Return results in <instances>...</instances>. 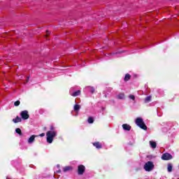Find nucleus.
<instances>
[{
    "instance_id": "obj_4",
    "label": "nucleus",
    "mask_w": 179,
    "mask_h": 179,
    "mask_svg": "<svg viewBox=\"0 0 179 179\" xmlns=\"http://www.w3.org/2000/svg\"><path fill=\"white\" fill-rule=\"evenodd\" d=\"M20 115H21V118H22V120H29L30 115H29V111L27 110H22L20 113Z\"/></svg>"
},
{
    "instance_id": "obj_3",
    "label": "nucleus",
    "mask_w": 179,
    "mask_h": 179,
    "mask_svg": "<svg viewBox=\"0 0 179 179\" xmlns=\"http://www.w3.org/2000/svg\"><path fill=\"white\" fill-rule=\"evenodd\" d=\"M154 167H155V165L152 162H148L145 163V164L144 165V169L145 170V171H152Z\"/></svg>"
},
{
    "instance_id": "obj_29",
    "label": "nucleus",
    "mask_w": 179,
    "mask_h": 179,
    "mask_svg": "<svg viewBox=\"0 0 179 179\" xmlns=\"http://www.w3.org/2000/svg\"><path fill=\"white\" fill-rule=\"evenodd\" d=\"M58 169H59V165H57Z\"/></svg>"
},
{
    "instance_id": "obj_23",
    "label": "nucleus",
    "mask_w": 179,
    "mask_h": 179,
    "mask_svg": "<svg viewBox=\"0 0 179 179\" xmlns=\"http://www.w3.org/2000/svg\"><path fill=\"white\" fill-rule=\"evenodd\" d=\"M90 91L92 92V93H94V88L93 87H90Z\"/></svg>"
},
{
    "instance_id": "obj_13",
    "label": "nucleus",
    "mask_w": 179,
    "mask_h": 179,
    "mask_svg": "<svg viewBox=\"0 0 179 179\" xmlns=\"http://www.w3.org/2000/svg\"><path fill=\"white\" fill-rule=\"evenodd\" d=\"M150 145L151 148H152V149H156V146H157L156 142L150 141Z\"/></svg>"
},
{
    "instance_id": "obj_20",
    "label": "nucleus",
    "mask_w": 179,
    "mask_h": 179,
    "mask_svg": "<svg viewBox=\"0 0 179 179\" xmlns=\"http://www.w3.org/2000/svg\"><path fill=\"white\" fill-rule=\"evenodd\" d=\"M88 122H89V124H93V122H94L93 118L92 117H89L88 118Z\"/></svg>"
},
{
    "instance_id": "obj_12",
    "label": "nucleus",
    "mask_w": 179,
    "mask_h": 179,
    "mask_svg": "<svg viewBox=\"0 0 179 179\" xmlns=\"http://www.w3.org/2000/svg\"><path fill=\"white\" fill-rule=\"evenodd\" d=\"M167 170H168L169 173H171V171H173V164H168Z\"/></svg>"
},
{
    "instance_id": "obj_30",
    "label": "nucleus",
    "mask_w": 179,
    "mask_h": 179,
    "mask_svg": "<svg viewBox=\"0 0 179 179\" xmlns=\"http://www.w3.org/2000/svg\"><path fill=\"white\" fill-rule=\"evenodd\" d=\"M179 179V178H178Z\"/></svg>"
},
{
    "instance_id": "obj_10",
    "label": "nucleus",
    "mask_w": 179,
    "mask_h": 179,
    "mask_svg": "<svg viewBox=\"0 0 179 179\" xmlns=\"http://www.w3.org/2000/svg\"><path fill=\"white\" fill-rule=\"evenodd\" d=\"M13 122H14L15 124H17V122H22V118L19 117V116H17L16 118L13 120Z\"/></svg>"
},
{
    "instance_id": "obj_14",
    "label": "nucleus",
    "mask_w": 179,
    "mask_h": 179,
    "mask_svg": "<svg viewBox=\"0 0 179 179\" xmlns=\"http://www.w3.org/2000/svg\"><path fill=\"white\" fill-rule=\"evenodd\" d=\"M93 145L95 146V148H96V149H101V145H100V143H94Z\"/></svg>"
},
{
    "instance_id": "obj_28",
    "label": "nucleus",
    "mask_w": 179,
    "mask_h": 179,
    "mask_svg": "<svg viewBox=\"0 0 179 179\" xmlns=\"http://www.w3.org/2000/svg\"><path fill=\"white\" fill-rule=\"evenodd\" d=\"M29 77H28V78H27V82H29Z\"/></svg>"
},
{
    "instance_id": "obj_25",
    "label": "nucleus",
    "mask_w": 179,
    "mask_h": 179,
    "mask_svg": "<svg viewBox=\"0 0 179 179\" xmlns=\"http://www.w3.org/2000/svg\"><path fill=\"white\" fill-rule=\"evenodd\" d=\"M54 129H55L54 127L51 126L50 127V131H54Z\"/></svg>"
},
{
    "instance_id": "obj_19",
    "label": "nucleus",
    "mask_w": 179,
    "mask_h": 179,
    "mask_svg": "<svg viewBox=\"0 0 179 179\" xmlns=\"http://www.w3.org/2000/svg\"><path fill=\"white\" fill-rule=\"evenodd\" d=\"M131 79V76L129 74H127L124 77V80H129Z\"/></svg>"
},
{
    "instance_id": "obj_15",
    "label": "nucleus",
    "mask_w": 179,
    "mask_h": 179,
    "mask_svg": "<svg viewBox=\"0 0 179 179\" xmlns=\"http://www.w3.org/2000/svg\"><path fill=\"white\" fill-rule=\"evenodd\" d=\"M79 94H80V90H78L77 92L71 94V96H73V97H76L77 96H79Z\"/></svg>"
},
{
    "instance_id": "obj_8",
    "label": "nucleus",
    "mask_w": 179,
    "mask_h": 179,
    "mask_svg": "<svg viewBox=\"0 0 179 179\" xmlns=\"http://www.w3.org/2000/svg\"><path fill=\"white\" fill-rule=\"evenodd\" d=\"M122 128L124 131H131V126L129 124H122Z\"/></svg>"
},
{
    "instance_id": "obj_27",
    "label": "nucleus",
    "mask_w": 179,
    "mask_h": 179,
    "mask_svg": "<svg viewBox=\"0 0 179 179\" xmlns=\"http://www.w3.org/2000/svg\"><path fill=\"white\" fill-rule=\"evenodd\" d=\"M57 173H61V170L57 171Z\"/></svg>"
},
{
    "instance_id": "obj_2",
    "label": "nucleus",
    "mask_w": 179,
    "mask_h": 179,
    "mask_svg": "<svg viewBox=\"0 0 179 179\" xmlns=\"http://www.w3.org/2000/svg\"><path fill=\"white\" fill-rule=\"evenodd\" d=\"M136 124L139 128H141V129H144V131H146L148 129V127H146V124H145V122H143V119L141 117H138L136 120Z\"/></svg>"
},
{
    "instance_id": "obj_17",
    "label": "nucleus",
    "mask_w": 179,
    "mask_h": 179,
    "mask_svg": "<svg viewBox=\"0 0 179 179\" xmlns=\"http://www.w3.org/2000/svg\"><path fill=\"white\" fill-rule=\"evenodd\" d=\"M152 100V96H147L145 99V103H149Z\"/></svg>"
},
{
    "instance_id": "obj_22",
    "label": "nucleus",
    "mask_w": 179,
    "mask_h": 179,
    "mask_svg": "<svg viewBox=\"0 0 179 179\" xmlns=\"http://www.w3.org/2000/svg\"><path fill=\"white\" fill-rule=\"evenodd\" d=\"M129 98H130L131 100H135V96L134 95L130 94L129 96Z\"/></svg>"
},
{
    "instance_id": "obj_26",
    "label": "nucleus",
    "mask_w": 179,
    "mask_h": 179,
    "mask_svg": "<svg viewBox=\"0 0 179 179\" xmlns=\"http://www.w3.org/2000/svg\"><path fill=\"white\" fill-rule=\"evenodd\" d=\"M46 33H47V36H48V34H50V31H47Z\"/></svg>"
},
{
    "instance_id": "obj_7",
    "label": "nucleus",
    "mask_w": 179,
    "mask_h": 179,
    "mask_svg": "<svg viewBox=\"0 0 179 179\" xmlns=\"http://www.w3.org/2000/svg\"><path fill=\"white\" fill-rule=\"evenodd\" d=\"M116 99H117L118 100H124V99H125V94L120 93L116 96Z\"/></svg>"
},
{
    "instance_id": "obj_5",
    "label": "nucleus",
    "mask_w": 179,
    "mask_h": 179,
    "mask_svg": "<svg viewBox=\"0 0 179 179\" xmlns=\"http://www.w3.org/2000/svg\"><path fill=\"white\" fill-rule=\"evenodd\" d=\"M173 159V155H171L170 153H164L162 156V160H171Z\"/></svg>"
},
{
    "instance_id": "obj_9",
    "label": "nucleus",
    "mask_w": 179,
    "mask_h": 179,
    "mask_svg": "<svg viewBox=\"0 0 179 179\" xmlns=\"http://www.w3.org/2000/svg\"><path fill=\"white\" fill-rule=\"evenodd\" d=\"M37 137L36 135H32L29 139H28V143H33L34 142V139Z\"/></svg>"
},
{
    "instance_id": "obj_11",
    "label": "nucleus",
    "mask_w": 179,
    "mask_h": 179,
    "mask_svg": "<svg viewBox=\"0 0 179 179\" xmlns=\"http://www.w3.org/2000/svg\"><path fill=\"white\" fill-rule=\"evenodd\" d=\"M71 170H72V166H64V167L63 168V171H64V173H66V171H71Z\"/></svg>"
},
{
    "instance_id": "obj_24",
    "label": "nucleus",
    "mask_w": 179,
    "mask_h": 179,
    "mask_svg": "<svg viewBox=\"0 0 179 179\" xmlns=\"http://www.w3.org/2000/svg\"><path fill=\"white\" fill-rule=\"evenodd\" d=\"M39 136H41V137L45 136V134L42 133V134H41L39 135Z\"/></svg>"
},
{
    "instance_id": "obj_18",
    "label": "nucleus",
    "mask_w": 179,
    "mask_h": 179,
    "mask_svg": "<svg viewBox=\"0 0 179 179\" xmlns=\"http://www.w3.org/2000/svg\"><path fill=\"white\" fill-rule=\"evenodd\" d=\"M15 131L17 134H18L19 135H22V130L20 128H17L15 129Z\"/></svg>"
},
{
    "instance_id": "obj_1",
    "label": "nucleus",
    "mask_w": 179,
    "mask_h": 179,
    "mask_svg": "<svg viewBox=\"0 0 179 179\" xmlns=\"http://www.w3.org/2000/svg\"><path fill=\"white\" fill-rule=\"evenodd\" d=\"M47 136V142L48 143H52V141H54V138L57 136V131H48L46 133Z\"/></svg>"
},
{
    "instance_id": "obj_6",
    "label": "nucleus",
    "mask_w": 179,
    "mask_h": 179,
    "mask_svg": "<svg viewBox=\"0 0 179 179\" xmlns=\"http://www.w3.org/2000/svg\"><path fill=\"white\" fill-rule=\"evenodd\" d=\"M85 173V166L80 165L78 166V174L82 175Z\"/></svg>"
},
{
    "instance_id": "obj_16",
    "label": "nucleus",
    "mask_w": 179,
    "mask_h": 179,
    "mask_svg": "<svg viewBox=\"0 0 179 179\" xmlns=\"http://www.w3.org/2000/svg\"><path fill=\"white\" fill-rule=\"evenodd\" d=\"M80 110V106L78 104H76L74 106V111H79Z\"/></svg>"
},
{
    "instance_id": "obj_21",
    "label": "nucleus",
    "mask_w": 179,
    "mask_h": 179,
    "mask_svg": "<svg viewBox=\"0 0 179 179\" xmlns=\"http://www.w3.org/2000/svg\"><path fill=\"white\" fill-rule=\"evenodd\" d=\"M20 101H17L14 103V106H15V107H17V106H20Z\"/></svg>"
}]
</instances>
